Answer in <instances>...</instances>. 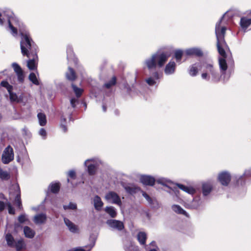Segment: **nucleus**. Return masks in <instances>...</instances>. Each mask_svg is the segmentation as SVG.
Returning a JSON list of instances; mask_svg holds the SVG:
<instances>
[{"instance_id":"nucleus-1","label":"nucleus","mask_w":251,"mask_h":251,"mask_svg":"<svg viewBox=\"0 0 251 251\" xmlns=\"http://www.w3.org/2000/svg\"><path fill=\"white\" fill-rule=\"evenodd\" d=\"M22 27L19 31L21 37V52L24 56L29 58L27 61V67L29 70H33L37 68L38 47L31 38L26 27Z\"/></svg>"},{"instance_id":"nucleus-2","label":"nucleus","mask_w":251,"mask_h":251,"mask_svg":"<svg viewBox=\"0 0 251 251\" xmlns=\"http://www.w3.org/2000/svg\"><path fill=\"white\" fill-rule=\"evenodd\" d=\"M226 28L225 26L221 28V79L226 81L230 77V75L226 73L227 65L232 67L234 65V61L231 53L226 43L224 37Z\"/></svg>"},{"instance_id":"nucleus-3","label":"nucleus","mask_w":251,"mask_h":251,"mask_svg":"<svg viewBox=\"0 0 251 251\" xmlns=\"http://www.w3.org/2000/svg\"><path fill=\"white\" fill-rule=\"evenodd\" d=\"M0 25L5 26L6 30L14 37L18 36V27L20 31L22 26L25 27L9 9L5 10L2 14L0 13Z\"/></svg>"},{"instance_id":"nucleus-4","label":"nucleus","mask_w":251,"mask_h":251,"mask_svg":"<svg viewBox=\"0 0 251 251\" xmlns=\"http://www.w3.org/2000/svg\"><path fill=\"white\" fill-rule=\"evenodd\" d=\"M199 67L200 69L203 72L201 75V77L203 79H207L208 74H210L213 78H216L217 73L214 69L213 64L211 61H208L201 62V65L199 66Z\"/></svg>"},{"instance_id":"nucleus-5","label":"nucleus","mask_w":251,"mask_h":251,"mask_svg":"<svg viewBox=\"0 0 251 251\" xmlns=\"http://www.w3.org/2000/svg\"><path fill=\"white\" fill-rule=\"evenodd\" d=\"M14 153L13 148L11 146H8L3 151L1 161L4 164L9 163L14 159Z\"/></svg>"},{"instance_id":"nucleus-6","label":"nucleus","mask_w":251,"mask_h":251,"mask_svg":"<svg viewBox=\"0 0 251 251\" xmlns=\"http://www.w3.org/2000/svg\"><path fill=\"white\" fill-rule=\"evenodd\" d=\"M100 164V161L96 159H90L86 160L84 162V165L87 167V171L89 175H94Z\"/></svg>"},{"instance_id":"nucleus-7","label":"nucleus","mask_w":251,"mask_h":251,"mask_svg":"<svg viewBox=\"0 0 251 251\" xmlns=\"http://www.w3.org/2000/svg\"><path fill=\"white\" fill-rule=\"evenodd\" d=\"M105 199L108 201L121 206L122 201L119 195L114 192H109L105 196Z\"/></svg>"},{"instance_id":"nucleus-8","label":"nucleus","mask_w":251,"mask_h":251,"mask_svg":"<svg viewBox=\"0 0 251 251\" xmlns=\"http://www.w3.org/2000/svg\"><path fill=\"white\" fill-rule=\"evenodd\" d=\"M106 224L112 229L121 231L124 228V225L123 223L120 221L110 219L106 221Z\"/></svg>"},{"instance_id":"nucleus-9","label":"nucleus","mask_w":251,"mask_h":251,"mask_svg":"<svg viewBox=\"0 0 251 251\" xmlns=\"http://www.w3.org/2000/svg\"><path fill=\"white\" fill-rule=\"evenodd\" d=\"M122 186L127 193L131 195L134 194L141 191V189L139 187L134 184H126V183L122 182Z\"/></svg>"},{"instance_id":"nucleus-10","label":"nucleus","mask_w":251,"mask_h":251,"mask_svg":"<svg viewBox=\"0 0 251 251\" xmlns=\"http://www.w3.org/2000/svg\"><path fill=\"white\" fill-rule=\"evenodd\" d=\"M231 179L230 174L227 171L221 172V184L224 186H228Z\"/></svg>"},{"instance_id":"nucleus-11","label":"nucleus","mask_w":251,"mask_h":251,"mask_svg":"<svg viewBox=\"0 0 251 251\" xmlns=\"http://www.w3.org/2000/svg\"><path fill=\"white\" fill-rule=\"evenodd\" d=\"M140 179L145 185L153 186L155 182V179L153 176L148 175L141 176Z\"/></svg>"},{"instance_id":"nucleus-12","label":"nucleus","mask_w":251,"mask_h":251,"mask_svg":"<svg viewBox=\"0 0 251 251\" xmlns=\"http://www.w3.org/2000/svg\"><path fill=\"white\" fill-rule=\"evenodd\" d=\"M154 54H156V64L157 63V65L159 67H162L164 63L167 61L169 56L167 55L166 53L164 52L163 53H156Z\"/></svg>"},{"instance_id":"nucleus-13","label":"nucleus","mask_w":251,"mask_h":251,"mask_svg":"<svg viewBox=\"0 0 251 251\" xmlns=\"http://www.w3.org/2000/svg\"><path fill=\"white\" fill-rule=\"evenodd\" d=\"M14 189L15 190V201L17 206L19 208H22V202L21 200V192L19 186L17 185L13 186Z\"/></svg>"},{"instance_id":"nucleus-14","label":"nucleus","mask_w":251,"mask_h":251,"mask_svg":"<svg viewBox=\"0 0 251 251\" xmlns=\"http://www.w3.org/2000/svg\"><path fill=\"white\" fill-rule=\"evenodd\" d=\"M185 52L187 55H196L198 57L203 55V52L198 48H189L186 50Z\"/></svg>"},{"instance_id":"nucleus-15","label":"nucleus","mask_w":251,"mask_h":251,"mask_svg":"<svg viewBox=\"0 0 251 251\" xmlns=\"http://www.w3.org/2000/svg\"><path fill=\"white\" fill-rule=\"evenodd\" d=\"M251 177V169L246 170L244 174L240 176L237 179L235 186L243 185L245 183V180L244 177Z\"/></svg>"},{"instance_id":"nucleus-16","label":"nucleus","mask_w":251,"mask_h":251,"mask_svg":"<svg viewBox=\"0 0 251 251\" xmlns=\"http://www.w3.org/2000/svg\"><path fill=\"white\" fill-rule=\"evenodd\" d=\"M176 64L174 61L169 62L166 65L164 72L167 75H171L174 73L176 70Z\"/></svg>"},{"instance_id":"nucleus-17","label":"nucleus","mask_w":251,"mask_h":251,"mask_svg":"<svg viewBox=\"0 0 251 251\" xmlns=\"http://www.w3.org/2000/svg\"><path fill=\"white\" fill-rule=\"evenodd\" d=\"M156 54H153L151 58L147 59L145 63L149 70L154 69L156 66Z\"/></svg>"},{"instance_id":"nucleus-18","label":"nucleus","mask_w":251,"mask_h":251,"mask_svg":"<svg viewBox=\"0 0 251 251\" xmlns=\"http://www.w3.org/2000/svg\"><path fill=\"white\" fill-rule=\"evenodd\" d=\"M47 216L44 213H40L36 215L33 218V221L36 224H42L45 223Z\"/></svg>"},{"instance_id":"nucleus-19","label":"nucleus","mask_w":251,"mask_h":251,"mask_svg":"<svg viewBox=\"0 0 251 251\" xmlns=\"http://www.w3.org/2000/svg\"><path fill=\"white\" fill-rule=\"evenodd\" d=\"M9 94V99L11 102L19 103L23 101V97L22 95H21L18 97L17 94L11 91L8 93Z\"/></svg>"},{"instance_id":"nucleus-20","label":"nucleus","mask_w":251,"mask_h":251,"mask_svg":"<svg viewBox=\"0 0 251 251\" xmlns=\"http://www.w3.org/2000/svg\"><path fill=\"white\" fill-rule=\"evenodd\" d=\"M64 221L66 226L68 227L69 230L73 233H75L77 231V226L70 220L67 218H64Z\"/></svg>"},{"instance_id":"nucleus-21","label":"nucleus","mask_w":251,"mask_h":251,"mask_svg":"<svg viewBox=\"0 0 251 251\" xmlns=\"http://www.w3.org/2000/svg\"><path fill=\"white\" fill-rule=\"evenodd\" d=\"M93 201L95 208L98 211L100 210L103 204L100 198L97 195L94 198Z\"/></svg>"},{"instance_id":"nucleus-22","label":"nucleus","mask_w":251,"mask_h":251,"mask_svg":"<svg viewBox=\"0 0 251 251\" xmlns=\"http://www.w3.org/2000/svg\"><path fill=\"white\" fill-rule=\"evenodd\" d=\"M215 33L217 38V48L220 54V21L217 22L215 26Z\"/></svg>"},{"instance_id":"nucleus-23","label":"nucleus","mask_w":251,"mask_h":251,"mask_svg":"<svg viewBox=\"0 0 251 251\" xmlns=\"http://www.w3.org/2000/svg\"><path fill=\"white\" fill-rule=\"evenodd\" d=\"M137 239L140 244L144 245L146 247V241L147 239V234L144 232H139L137 235Z\"/></svg>"},{"instance_id":"nucleus-24","label":"nucleus","mask_w":251,"mask_h":251,"mask_svg":"<svg viewBox=\"0 0 251 251\" xmlns=\"http://www.w3.org/2000/svg\"><path fill=\"white\" fill-rule=\"evenodd\" d=\"M24 232L25 236L28 238H32L35 234V231L27 226L24 227Z\"/></svg>"},{"instance_id":"nucleus-25","label":"nucleus","mask_w":251,"mask_h":251,"mask_svg":"<svg viewBox=\"0 0 251 251\" xmlns=\"http://www.w3.org/2000/svg\"><path fill=\"white\" fill-rule=\"evenodd\" d=\"M177 186L179 189L189 194L192 195L195 192V189L192 187L186 186L181 184H177Z\"/></svg>"},{"instance_id":"nucleus-26","label":"nucleus","mask_w":251,"mask_h":251,"mask_svg":"<svg viewBox=\"0 0 251 251\" xmlns=\"http://www.w3.org/2000/svg\"><path fill=\"white\" fill-rule=\"evenodd\" d=\"M236 14V12L235 10L230 9L225 13V14L223 16L222 18L221 19V21L222 19L226 20L227 21L234 16Z\"/></svg>"},{"instance_id":"nucleus-27","label":"nucleus","mask_w":251,"mask_h":251,"mask_svg":"<svg viewBox=\"0 0 251 251\" xmlns=\"http://www.w3.org/2000/svg\"><path fill=\"white\" fill-rule=\"evenodd\" d=\"M153 75L154 76V78L152 77H150L147 79H146V82L150 86H152L156 83L155 80H157L159 79V75L157 72H154L153 74Z\"/></svg>"},{"instance_id":"nucleus-28","label":"nucleus","mask_w":251,"mask_h":251,"mask_svg":"<svg viewBox=\"0 0 251 251\" xmlns=\"http://www.w3.org/2000/svg\"><path fill=\"white\" fill-rule=\"evenodd\" d=\"M201 203V200L199 198H195L190 203L189 207L192 209H197Z\"/></svg>"},{"instance_id":"nucleus-29","label":"nucleus","mask_w":251,"mask_h":251,"mask_svg":"<svg viewBox=\"0 0 251 251\" xmlns=\"http://www.w3.org/2000/svg\"><path fill=\"white\" fill-rule=\"evenodd\" d=\"M124 248L125 251H140L137 246L130 242L125 244Z\"/></svg>"},{"instance_id":"nucleus-30","label":"nucleus","mask_w":251,"mask_h":251,"mask_svg":"<svg viewBox=\"0 0 251 251\" xmlns=\"http://www.w3.org/2000/svg\"><path fill=\"white\" fill-rule=\"evenodd\" d=\"M202 194L204 196H207L211 191L212 186L210 183H205L202 184Z\"/></svg>"},{"instance_id":"nucleus-31","label":"nucleus","mask_w":251,"mask_h":251,"mask_svg":"<svg viewBox=\"0 0 251 251\" xmlns=\"http://www.w3.org/2000/svg\"><path fill=\"white\" fill-rule=\"evenodd\" d=\"M37 118L39 121V124L41 126H44L46 125V116L44 113L42 112L38 113Z\"/></svg>"},{"instance_id":"nucleus-32","label":"nucleus","mask_w":251,"mask_h":251,"mask_svg":"<svg viewBox=\"0 0 251 251\" xmlns=\"http://www.w3.org/2000/svg\"><path fill=\"white\" fill-rule=\"evenodd\" d=\"M172 208L173 210L176 213L179 214H182L188 217V215L187 212L183 209L179 205H173L172 206Z\"/></svg>"},{"instance_id":"nucleus-33","label":"nucleus","mask_w":251,"mask_h":251,"mask_svg":"<svg viewBox=\"0 0 251 251\" xmlns=\"http://www.w3.org/2000/svg\"><path fill=\"white\" fill-rule=\"evenodd\" d=\"M251 25V18L242 17L240 20V25L243 28H247Z\"/></svg>"},{"instance_id":"nucleus-34","label":"nucleus","mask_w":251,"mask_h":251,"mask_svg":"<svg viewBox=\"0 0 251 251\" xmlns=\"http://www.w3.org/2000/svg\"><path fill=\"white\" fill-rule=\"evenodd\" d=\"M95 241H94L90 245L85 246L84 247L85 249H84L83 248L79 247V248H76L73 250H69V251H90L93 248V247L95 246Z\"/></svg>"},{"instance_id":"nucleus-35","label":"nucleus","mask_w":251,"mask_h":251,"mask_svg":"<svg viewBox=\"0 0 251 251\" xmlns=\"http://www.w3.org/2000/svg\"><path fill=\"white\" fill-rule=\"evenodd\" d=\"M105 211L109 214L111 218H115L117 215L116 209L113 206H107L105 208Z\"/></svg>"},{"instance_id":"nucleus-36","label":"nucleus","mask_w":251,"mask_h":251,"mask_svg":"<svg viewBox=\"0 0 251 251\" xmlns=\"http://www.w3.org/2000/svg\"><path fill=\"white\" fill-rule=\"evenodd\" d=\"M48 189L50 190L53 193H57L60 189L59 184L58 183H52L49 185Z\"/></svg>"},{"instance_id":"nucleus-37","label":"nucleus","mask_w":251,"mask_h":251,"mask_svg":"<svg viewBox=\"0 0 251 251\" xmlns=\"http://www.w3.org/2000/svg\"><path fill=\"white\" fill-rule=\"evenodd\" d=\"M72 87L73 89L74 93L77 98H79L81 97L83 90L81 88H78L75 85L74 83L72 84Z\"/></svg>"},{"instance_id":"nucleus-38","label":"nucleus","mask_w":251,"mask_h":251,"mask_svg":"<svg viewBox=\"0 0 251 251\" xmlns=\"http://www.w3.org/2000/svg\"><path fill=\"white\" fill-rule=\"evenodd\" d=\"M66 77L68 79L71 81H73L75 79V72L72 68H69V71L66 73Z\"/></svg>"},{"instance_id":"nucleus-39","label":"nucleus","mask_w":251,"mask_h":251,"mask_svg":"<svg viewBox=\"0 0 251 251\" xmlns=\"http://www.w3.org/2000/svg\"><path fill=\"white\" fill-rule=\"evenodd\" d=\"M5 239L9 246L11 247H13L14 246L15 241L11 234H7L5 236Z\"/></svg>"},{"instance_id":"nucleus-40","label":"nucleus","mask_w":251,"mask_h":251,"mask_svg":"<svg viewBox=\"0 0 251 251\" xmlns=\"http://www.w3.org/2000/svg\"><path fill=\"white\" fill-rule=\"evenodd\" d=\"M10 174L7 172L3 171L2 169L0 168V178L2 180H7L10 178Z\"/></svg>"},{"instance_id":"nucleus-41","label":"nucleus","mask_w":251,"mask_h":251,"mask_svg":"<svg viewBox=\"0 0 251 251\" xmlns=\"http://www.w3.org/2000/svg\"><path fill=\"white\" fill-rule=\"evenodd\" d=\"M28 78L29 80L34 84L36 85H39L40 84L39 81L34 73H31L29 75Z\"/></svg>"},{"instance_id":"nucleus-42","label":"nucleus","mask_w":251,"mask_h":251,"mask_svg":"<svg viewBox=\"0 0 251 251\" xmlns=\"http://www.w3.org/2000/svg\"><path fill=\"white\" fill-rule=\"evenodd\" d=\"M198 73V69L197 64L191 65L189 70V74L191 76H194L197 75Z\"/></svg>"},{"instance_id":"nucleus-43","label":"nucleus","mask_w":251,"mask_h":251,"mask_svg":"<svg viewBox=\"0 0 251 251\" xmlns=\"http://www.w3.org/2000/svg\"><path fill=\"white\" fill-rule=\"evenodd\" d=\"M116 83V76H114L112 77V78H111V79L110 81H109L108 82L105 83L104 84L103 87L109 89V88H111L112 86L115 85Z\"/></svg>"},{"instance_id":"nucleus-44","label":"nucleus","mask_w":251,"mask_h":251,"mask_svg":"<svg viewBox=\"0 0 251 251\" xmlns=\"http://www.w3.org/2000/svg\"><path fill=\"white\" fill-rule=\"evenodd\" d=\"M157 183L160 184L163 186L168 187V184L171 183L172 182L171 180L167 179L164 178H159L156 180Z\"/></svg>"},{"instance_id":"nucleus-45","label":"nucleus","mask_w":251,"mask_h":251,"mask_svg":"<svg viewBox=\"0 0 251 251\" xmlns=\"http://www.w3.org/2000/svg\"><path fill=\"white\" fill-rule=\"evenodd\" d=\"M24 247V243L22 240H19L17 242H15L14 246L17 251H21Z\"/></svg>"},{"instance_id":"nucleus-46","label":"nucleus","mask_w":251,"mask_h":251,"mask_svg":"<svg viewBox=\"0 0 251 251\" xmlns=\"http://www.w3.org/2000/svg\"><path fill=\"white\" fill-rule=\"evenodd\" d=\"M0 85L6 88L8 93L10 92L13 90V86L10 85L6 81H2L0 83Z\"/></svg>"},{"instance_id":"nucleus-47","label":"nucleus","mask_w":251,"mask_h":251,"mask_svg":"<svg viewBox=\"0 0 251 251\" xmlns=\"http://www.w3.org/2000/svg\"><path fill=\"white\" fill-rule=\"evenodd\" d=\"M183 54V51L181 50H176L175 52V57L176 61L179 62L181 60Z\"/></svg>"},{"instance_id":"nucleus-48","label":"nucleus","mask_w":251,"mask_h":251,"mask_svg":"<svg viewBox=\"0 0 251 251\" xmlns=\"http://www.w3.org/2000/svg\"><path fill=\"white\" fill-rule=\"evenodd\" d=\"M66 122V119L63 116H61L60 127L64 132H66L67 131V128L65 125Z\"/></svg>"},{"instance_id":"nucleus-49","label":"nucleus","mask_w":251,"mask_h":251,"mask_svg":"<svg viewBox=\"0 0 251 251\" xmlns=\"http://www.w3.org/2000/svg\"><path fill=\"white\" fill-rule=\"evenodd\" d=\"M77 207L76 204L75 203L70 202L68 205H63V208L64 210L67 209H72L75 210L76 209Z\"/></svg>"},{"instance_id":"nucleus-50","label":"nucleus","mask_w":251,"mask_h":251,"mask_svg":"<svg viewBox=\"0 0 251 251\" xmlns=\"http://www.w3.org/2000/svg\"><path fill=\"white\" fill-rule=\"evenodd\" d=\"M67 58L68 59H72L74 56L73 49L71 46H68L67 48Z\"/></svg>"},{"instance_id":"nucleus-51","label":"nucleus","mask_w":251,"mask_h":251,"mask_svg":"<svg viewBox=\"0 0 251 251\" xmlns=\"http://www.w3.org/2000/svg\"><path fill=\"white\" fill-rule=\"evenodd\" d=\"M18 220L20 223L23 224L28 221V218L27 215L25 214H23L18 217Z\"/></svg>"},{"instance_id":"nucleus-52","label":"nucleus","mask_w":251,"mask_h":251,"mask_svg":"<svg viewBox=\"0 0 251 251\" xmlns=\"http://www.w3.org/2000/svg\"><path fill=\"white\" fill-rule=\"evenodd\" d=\"M12 65L14 69V71L16 74L20 73L23 71L21 67L17 63H13Z\"/></svg>"},{"instance_id":"nucleus-53","label":"nucleus","mask_w":251,"mask_h":251,"mask_svg":"<svg viewBox=\"0 0 251 251\" xmlns=\"http://www.w3.org/2000/svg\"><path fill=\"white\" fill-rule=\"evenodd\" d=\"M16 74L17 75L18 81L20 83H23L24 80V75L23 71Z\"/></svg>"},{"instance_id":"nucleus-54","label":"nucleus","mask_w":251,"mask_h":251,"mask_svg":"<svg viewBox=\"0 0 251 251\" xmlns=\"http://www.w3.org/2000/svg\"><path fill=\"white\" fill-rule=\"evenodd\" d=\"M7 205H8V213L10 214H12V215L14 214H15V209L12 206L11 203L10 202H8Z\"/></svg>"},{"instance_id":"nucleus-55","label":"nucleus","mask_w":251,"mask_h":251,"mask_svg":"<svg viewBox=\"0 0 251 251\" xmlns=\"http://www.w3.org/2000/svg\"><path fill=\"white\" fill-rule=\"evenodd\" d=\"M39 134H40V135L42 136V137L44 139H46V136H47V132H46V130L44 128H41L39 131Z\"/></svg>"},{"instance_id":"nucleus-56","label":"nucleus","mask_w":251,"mask_h":251,"mask_svg":"<svg viewBox=\"0 0 251 251\" xmlns=\"http://www.w3.org/2000/svg\"><path fill=\"white\" fill-rule=\"evenodd\" d=\"M142 195L147 200V201L150 203H151L152 200L151 198L145 192L142 191Z\"/></svg>"},{"instance_id":"nucleus-57","label":"nucleus","mask_w":251,"mask_h":251,"mask_svg":"<svg viewBox=\"0 0 251 251\" xmlns=\"http://www.w3.org/2000/svg\"><path fill=\"white\" fill-rule=\"evenodd\" d=\"M77 102H78V100L75 98H72L70 100L71 104L73 108L75 107V103Z\"/></svg>"},{"instance_id":"nucleus-58","label":"nucleus","mask_w":251,"mask_h":251,"mask_svg":"<svg viewBox=\"0 0 251 251\" xmlns=\"http://www.w3.org/2000/svg\"><path fill=\"white\" fill-rule=\"evenodd\" d=\"M68 175L70 177L72 178H75V173L73 170L70 171L69 172Z\"/></svg>"},{"instance_id":"nucleus-59","label":"nucleus","mask_w":251,"mask_h":251,"mask_svg":"<svg viewBox=\"0 0 251 251\" xmlns=\"http://www.w3.org/2000/svg\"><path fill=\"white\" fill-rule=\"evenodd\" d=\"M5 208V204L3 201H0V211H2Z\"/></svg>"},{"instance_id":"nucleus-60","label":"nucleus","mask_w":251,"mask_h":251,"mask_svg":"<svg viewBox=\"0 0 251 251\" xmlns=\"http://www.w3.org/2000/svg\"><path fill=\"white\" fill-rule=\"evenodd\" d=\"M150 245L151 246H153V247H156V242L155 241H152L151 243H150Z\"/></svg>"},{"instance_id":"nucleus-61","label":"nucleus","mask_w":251,"mask_h":251,"mask_svg":"<svg viewBox=\"0 0 251 251\" xmlns=\"http://www.w3.org/2000/svg\"><path fill=\"white\" fill-rule=\"evenodd\" d=\"M102 110L103 112H105L106 111V107L104 105H102Z\"/></svg>"},{"instance_id":"nucleus-62","label":"nucleus","mask_w":251,"mask_h":251,"mask_svg":"<svg viewBox=\"0 0 251 251\" xmlns=\"http://www.w3.org/2000/svg\"><path fill=\"white\" fill-rule=\"evenodd\" d=\"M115 114H116V115H118L119 112H118V110H116L115 111Z\"/></svg>"},{"instance_id":"nucleus-63","label":"nucleus","mask_w":251,"mask_h":251,"mask_svg":"<svg viewBox=\"0 0 251 251\" xmlns=\"http://www.w3.org/2000/svg\"><path fill=\"white\" fill-rule=\"evenodd\" d=\"M149 251H157L155 249H151Z\"/></svg>"},{"instance_id":"nucleus-64","label":"nucleus","mask_w":251,"mask_h":251,"mask_svg":"<svg viewBox=\"0 0 251 251\" xmlns=\"http://www.w3.org/2000/svg\"><path fill=\"white\" fill-rule=\"evenodd\" d=\"M10 199H12V193L11 192H10Z\"/></svg>"}]
</instances>
